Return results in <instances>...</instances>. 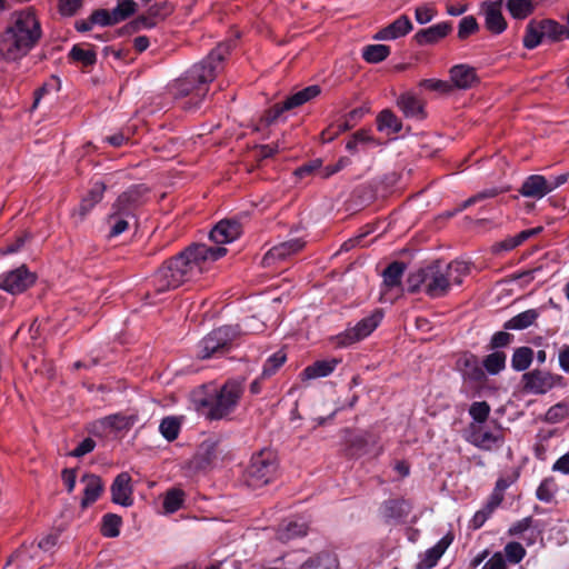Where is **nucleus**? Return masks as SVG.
Masks as SVG:
<instances>
[{"instance_id": "nucleus-1", "label": "nucleus", "mask_w": 569, "mask_h": 569, "mask_svg": "<svg viewBox=\"0 0 569 569\" xmlns=\"http://www.w3.org/2000/svg\"><path fill=\"white\" fill-rule=\"evenodd\" d=\"M227 253L223 247L193 244L160 267L151 279L154 293L180 287L207 270L211 263Z\"/></svg>"}, {"instance_id": "nucleus-2", "label": "nucleus", "mask_w": 569, "mask_h": 569, "mask_svg": "<svg viewBox=\"0 0 569 569\" xmlns=\"http://www.w3.org/2000/svg\"><path fill=\"white\" fill-rule=\"evenodd\" d=\"M229 43H220L200 62L191 66L183 74L169 84L176 99H186L182 107L196 110L209 92V86L222 69V62L230 52Z\"/></svg>"}, {"instance_id": "nucleus-3", "label": "nucleus", "mask_w": 569, "mask_h": 569, "mask_svg": "<svg viewBox=\"0 0 569 569\" xmlns=\"http://www.w3.org/2000/svg\"><path fill=\"white\" fill-rule=\"evenodd\" d=\"M42 34L41 22L34 9L24 8L13 11L1 34V57L11 62L21 60L39 44Z\"/></svg>"}, {"instance_id": "nucleus-4", "label": "nucleus", "mask_w": 569, "mask_h": 569, "mask_svg": "<svg viewBox=\"0 0 569 569\" xmlns=\"http://www.w3.org/2000/svg\"><path fill=\"white\" fill-rule=\"evenodd\" d=\"M468 273L467 262L459 260L447 264L435 262L408 276V291H423L430 298H441L448 295L453 286H460Z\"/></svg>"}, {"instance_id": "nucleus-5", "label": "nucleus", "mask_w": 569, "mask_h": 569, "mask_svg": "<svg viewBox=\"0 0 569 569\" xmlns=\"http://www.w3.org/2000/svg\"><path fill=\"white\" fill-rule=\"evenodd\" d=\"M243 393V385L239 380H228L219 390L201 400L206 416L210 420L227 418L237 408Z\"/></svg>"}, {"instance_id": "nucleus-6", "label": "nucleus", "mask_w": 569, "mask_h": 569, "mask_svg": "<svg viewBox=\"0 0 569 569\" xmlns=\"http://www.w3.org/2000/svg\"><path fill=\"white\" fill-rule=\"evenodd\" d=\"M278 471V461L271 450H261L253 455L244 473V481L252 489L261 488L271 482Z\"/></svg>"}, {"instance_id": "nucleus-7", "label": "nucleus", "mask_w": 569, "mask_h": 569, "mask_svg": "<svg viewBox=\"0 0 569 569\" xmlns=\"http://www.w3.org/2000/svg\"><path fill=\"white\" fill-rule=\"evenodd\" d=\"M567 28L555 20L530 21L523 37V46L531 50L537 48L545 39L559 41L563 38L567 39Z\"/></svg>"}, {"instance_id": "nucleus-8", "label": "nucleus", "mask_w": 569, "mask_h": 569, "mask_svg": "<svg viewBox=\"0 0 569 569\" xmlns=\"http://www.w3.org/2000/svg\"><path fill=\"white\" fill-rule=\"evenodd\" d=\"M236 335V329L230 326H223L212 330L199 342L198 357L200 359H208L224 353L229 349Z\"/></svg>"}, {"instance_id": "nucleus-9", "label": "nucleus", "mask_w": 569, "mask_h": 569, "mask_svg": "<svg viewBox=\"0 0 569 569\" xmlns=\"http://www.w3.org/2000/svg\"><path fill=\"white\" fill-rule=\"evenodd\" d=\"M383 312L380 309L373 310L369 316L362 318L353 327L347 328L335 337L338 347H348L370 336L380 325Z\"/></svg>"}, {"instance_id": "nucleus-10", "label": "nucleus", "mask_w": 569, "mask_h": 569, "mask_svg": "<svg viewBox=\"0 0 569 569\" xmlns=\"http://www.w3.org/2000/svg\"><path fill=\"white\" fill-rule=\"evenodd\" d=\"M523 390L531 395H545L556 387H563L562 376L550 371L535 369L522 375Z\"/></svg>"}, {"instance_id": "nucleus-11", "label": "nucleus", "mask_w": 569, "mask_h": 569, "mask_svg": "<svg viewBox=\"0 0 569 569\" xmlns=\"http://www.w3.org/2000/svg\"><path fill=\"white\" fill-rule=\"evenodd\" d=\"M320 92V87L317 84L309 86L302 90L295 92L293 94L289 96L282 103L274 104L266 112V122L270 124L277 121L284 111H289L291 109L298 108L307 103L308 101L318 97Z\"/></svg>"}, {"instance_id": "nucleus-12", "label": "nucleus", "mask_w": 569, "mask_h": 569, "mask_svg": "<svg viewBox=\"0 0 569 569\" xmlns=\"http://www.w3.org/2000/svg\"><path fill=\"white\" fill-rule=\"evenodd\" d=\"M149 199V189L144 184H134L122 192L112 206L136 219V211Z\"/></svg>"}, {"instance_id": "nucleus-13", "label": "nucleus", "mask_w": 569, "mask_h": 569, "mask_svg": "<svg viewBox=\"0 0 569 569\" xmlns=\"http://www.w3.org/2000/svg\"><path fill=\"white\" fill-rule=\"evenodd\" d=\"M468 441L481 450L493 451L503 445L505 438L502 432L499 430L491 431L479 425H472Z\"/></svg>"}, {"instance_id": "nucleus-14", "label": "nucleus", "mask_w": 569, "mask_h": 569, "mask_svg": "<svg viewBox=\"0 0 569 569\" xmlns=\"http://www.w3.org/2000/svg\"><path fill=\"white\" fill-rule=\"evenodd\" d=\"M34 282V276L27 268L20 267L6 273L0 281V288L11 295L23 292Z\"/></svg>"}, {"instance_id": "nucleus-15", "label": "nucleus", "mask_w": 569, "mask_h": 569, "mask_svg": "<svg viewBox=\"0 0 569 569\" xmlns=\"http://www.w3.org/2000/svg\"><path fill=\"white\" fill-rule=\"evenodd\" d=\"M502 0L487 1L482 3L486 28L496 34L503 32L507 28V22L502 14Z\"/></svg>"}, {"instance_id": "nucleus-16", "label": "nucleus", "mask_w": 569, "mask_h": 569, "mask_svg": "<svg viewBox=\"0 0 569 569\" xmlns=\"http://www.w3.org/2000/svg\"><path fill=\"white\" fill-rule=\"evenodd\" d=\"M305 247L301 239H291L272 247L263 257L262 264L271 267L277 261H282L299 252Z\"/></svg>"}, {"instance_id": "nucleus-17", "label": "nucleus", "mask_w": 569, "mask_h": 569, "mask_svg": "<svg viewBox=\"0 0 569 569\" xmlns=\"http://www.w3.org/2000/svg\"><path fill=\"white\" fill-rule=\"evenodd\" d=\"M241 224L236 220H221L210 232V239L217 244H227L240 237Z\"/></svg>"}, {"instance_id": "nucleus-18", "label": "nucleus", "mask_w": 569, "mask_h": 569, "mask_svg": "<svg viewBox=\"0 0 569 569\" xmlns=\"http://www.w3.org/2000/svg\"><path fill=\"white\" fill-rule=\"evenodd\" d=\"M453 541V536L451 532L445 535L433 547L427 549L425 553L420 556V559L417 563V569H431L433 568L449 546Z\"/></svg>"}, {"instance_id": "nucleus-19", "label": "nucleus", "mask_w": 569, "mask_h": 569, "mask_svg": "<svg viewBox=\"0 0 569 569\" xmlns=\"http://www.w3.org/2000/svg\"><path fill=\"white\" fill-rule=\"evenodd\" d=\"M112 501L117 505L129 507L133 503L131 477L128 472H121L111 485Z\"/></svg>"}, {"instance_id": "nucleus-20", "label": "nucleus", "mask_w": 569, "mask_h": 569, "mask_svg": "<svg viewBox=\"0 0 569 569\" xmlns=\"http://www.w3.org/2000/svg\"><path fill=\"white\" fill-rule=\"evenodd\" d=\"M519 193L525 198L542 199L550 193L547 178L542 174H531L527 177L519 189Z\"/></svg>"}, {"instance_id": "nucleus-21", "label": "nucleus", "mask_w": 569, "mask_h": 569, "mask_svg": "<svg viewBox=\"0 0 569 569\" xmlns=\"http://www.w3.org/2000/svg\"><path fill=\"white\" fill-rule=\"evenodd\" d=\"M450 80L452 84V90H468L472 88L478 82V76L476 69L468 64H456L450 71Z\"/></svg>"}, {"instance_id": "nucleus-22", "label": "nucleus", "mask_w": 569, "mask_h": 569, "mask_svg": "<svg viewBox=\"0 0 569 569\" xmlns=\"http://www.w3.org/2000/svg\"><path fill=\"white\" fill-rule=\"evenodd\" d=\"M412 30L410 19L402 14L387 27L380 29L375 36V40L390 41L405 37Z\"/></svg>"}, {"instance_id": "nucleus-23", "label": "nucleus", "mask_w": 569, "mask_h": 569, "mask_svg": "<svg viewBox=\"0 0 569 569\" xmlns=\"http://www.w3.org/2000/svg\"><path fill=\"white\" fill-rule=\"evenodd\" d=\"M340 361L341 360L337 358L317 360L301 371L300 379L308 381L328 377L336 370Z\"/></svg>"}, {"instance_id": "nucleus-24", "label": "nucleus", "mask_w": 569, "mask_h": 569, "mask_svg": "<svg viewBox=\"0 0 569 569\" xmlns=\"http://www.w3.org/2000/svg\"><path fill=\"white\" fill-rule=\"evenodd\" d=\"M81 482L84 485V488L80 506L82 509H86L99 499L103 490V485L100 477L93 473L83 475Z\"/></svg>"}, {"instance_id": "nucleus-25", "label": "nucleus", "mask_w": 569, "mask_h": 569, "mask_svg": "<svg viewBox=\"0 0 569 569\" xmlns=\"http://www.w3.org/2000/svg\"><path fill=\"white\" fill-rule=\"evenodd\" d=\"M457 367L466 380L478 382L485 378L479 359L471 353L462 355L457 361Z\"/></svg>"}, {"instance_id": "nucleus-26", "label": "nucleus", "mask_w": 569, "mask_h": 569, "mask_svg": "<svg viewBox=\"0 0 569 569\" xmlns=\"http://www.w3.org/2000/svg\"><path fill=\"white\" fill-rule=\"evenodd\" d=\"M134 220L133 217L127 216L123 211L116 210V207H111V212L107 217L106 224L108 227L107 237L109 239L116 238L128 230L130 222Z\"/></svg>"}, {"instance_id": "nucleus-27", "label": "nucleus", "mask_w": 569, "mask_h": 569, "mask_svg": "<svg viewBox=\"0 0 569 569\" xmlns=\"http://www.w3.org/2000/svg\"><path fill=\"white\" fill-rule=\"evenodd\" d=\"M134 418L122 413H114L107 416L94 422V430L101 429L102 431H121L129 429L133 426Z\"/></svg>"}, {"instance_id": "nucleus-28", "label": "nucleus", "mask_w": 569, "mask_h": 569, "mask_svg": "<svg viewBox=\"0 0 569 569\" xmlns=\"http://www.w3.org/2000/svg\"><path fill=\"white\" fill-rule=\"evenodd\" d=\"M307 531L308 525L306 521L302 519H291L283 521L279 526L277 530V538L282 542H287L293 538L306 536Z\"/></svg>"}, {"instance_id": "nucleus-29", "label": "nucleus", "mask_w": 569, "mask_h": 569, "mask_svg": "<svg viewBox=\"0 0 569 569\" xmlns=\"http://www.w3.org/2000/svg\"><path fill=\"white\" fill-rule=\"evenodd\" d=\"M451 30L447 22L433 24L416 33V39L420 44L433 43L445 38Z\"/></svg>"}, {"instance_id": "nucleus-30", "label": "nucleus", "mask_w": 569, "mask_h": 569, "mask_svg": "<svg viewBox=\"0 0 569 569\" xmlns=\"http://www.w3.org/2000/svg\"><path fill=\"white\" fill-rule=\"evenodd\" d=\"M106 191V184L103 182H94L89 190V192L82 198L79 206V214L81 218H84L87 213H89L92 208L99 203L103 197Z\"/></svg>"}, {"instance_id": "nucleus-31", "label": "nucleus", "mask_w": 569, "mask_h": 569, "mask_svg": "<svg viewBox=\"0 0 569 569\" xmlns=\"http://www.w3.org/2000/svg\"><path fill=\"white\" fill-rule=\"evenodd\" d=\"M398 106L407 118L422 119L425 117L421 101L412 93H405L399 97Z\"/></svg>"}, {"instance_id": "nucleus-32", "label": "nucleus", "mask_w": 569, "mask_h": 569, "mask_svg": "<svg viewBox=\"0 0 569 569\" xmlns=\"http://www.w3.org/2000/svg\"><path fill=\"white\" fill-rule=\"evenodd\" d=\"M406 266L402 262L395 261L390 263L383 271V295L387 290L398 289L405 273Z\"/></svg>"}, {"instance_id": "nucleus-33", "label": "nucleus", "mask_w": 569, "mask_h": 569, "mask_svg": "<svg viewBox=\"0 0 569 569\" xmlns=\"http://www.w3.org/2000/svg\"><path fill=\"white\" fill-rule=\"evenodd\" d=\"M410 511V505L406 500L391 499L381 506V513L387 520H400Z\"/></svg>"}, {"instance_id": "nucleus-34", "label": "nucleus", "mask_w": 569, "mask_h": 569, "mask_svg": "<svg viewBox=\"0 0 569 569\" xmlns=\"http://www.w3.org/2000/svg\"><path fill=\"white\" fill-rule=\"evenodd\" d=\"M506 8L515 19H526L536 8L533 0H507Z\"/></svg>"}, {"instance_id": "nucleus-35", "label": "nucleus", "mask_w": 569, "mask_h": 569, "mask_svg": "<svg viewBox=\"0 0 569 569\" xmlns=\"http://www.w3.org/2000/svg\"><path fill=\"white\" fill-rule=\"evenodd\" d=\"M538 313L533 309L526 310L512 317L505 323V329L522 330L531 326L537 319Z\"/></svg>"}, {"instance_id": "nucleus-36", "label": "nucleus", "mask_w": 569, "mask_h": 569, "mask_svg": "<svg viewBox=\"0 0 569 569\" xmlns=\"http://www.w3.org/2000/svg\"><path fill=\"white\" fill-rule=\"evenodd\" d=\"M390 48L386 44H369L362 49V58L368 63H379L388 58Z\"/></svg>"}, {"instance_id": "nucleus-37", "label": "nucleus", "mask_w": 569, "mask_h": 569, "mask_svg": "<svg viewBox=\"0 0 569 569\" xmlns=\"http://www.w3.org/2000/svg\"><path fill=\"white\" fill-rule=\"evenodd\" d=\"M558 491V485L553 477L545 478L536 490V497L538 500L545 503H549L553 500Z\"/></svg>"}, {"instance_id": "nucleus-38", "label": "nucleus", "mask_w": 569, "mask_h": 569, "mask_svg": "<svg viewBox=\"0 0 569 569\" xmlns=\"http://www.w3.org/2000/svg\"><path fill=\"white\" fill-rule=\"evenodd\" d=\"M533 351L528 347H520L515 350L511 366L516 371H525L532 362Z\"/></svg>"}, {"instance_id": "nucleus-39", "label": "nucleus", "mask_w": 569, "mask_h": 569, "mask_svg": "<svg viewBox=\"0 0 569 569\" xmlns=\"http://www.w3.org/2000/svg\"><path fill=\"white\" fill-rule=\"evenodd\" d=\"M122 519L114 513H107L102 518L101 533L103 537L116 538L120 535Z\"/></svg>"}, {"instance_id": "nucleus-40", "label": "nucleus", "mask_w": 569, "mask_h": 569, "mask_svg": "<svg viewBox=\"0 0 569 569\" xmlns=\"http://www.w3.org/2000/svg\"><path fill=\"white\" fill-rule=\"evenodd\" d=\"M378 130L397 133L401 130V123L398 118L390 111L383 110L377 118Z\"/></svg>"}, {"instance_id": "nucleus-41", "label": "nucleus", "mask_w": 569, "mask_h": 569, "mask_svg": "<svg viewBox=\"0 0 569 569\" xmlns=\"http://www.w3.org/2000/svg\"><path fill=\"white\" fill-rule=\"evenodd\" d=\"M286 360V352L283 350H278L277 352L268 357V359L266 360L261 376L263 378H269L273 376L280 369V367H282Z\"/></svg>"}, {"instance_id": "nucleus-42", "label": "nucleus", "mask_w": 569, "mask_h": 569, "mask_svg": "<svg viewBox=\"0 0 569 569\" xmlns=\"http://www.w3.org/2000/svg\"><path fill=\"white\" fill-rule=\"evenodd\" d=\"M136 10L137 3L133 0H118L117 6L111 10L113 21L119 23L132 16Z\"/></svg>"}, {"instance_id": "nucleus-43", "label": "nucleus", "mask_w": 569, "mask_h": 569, "mask_svg": "<svg viewBox=\"0 0 569 569\" xmlns=\"http://www.w3.org/2000/svg\"><path fill=\"white\" fill-rule=\"evenodd\" d=\"M482 365L490 375H497L506 367V355L501 351L492 352L485 358Z\"/></svg>"}, {"instance_id": "nucleus-44", "label": "nucleus", "mask_w": 569, "mask_h": 569, "mask_svg": "<svg viewBox=\"0 0 569 569\" xmlns=\"http://www.w3.org/2000/svg\"><path fill=\"white\" fill-rule=\"evenodd\" d=\"M184 493L180 489L169 490L163 499V509L166 513H173L179 510L183 503Z\"/></svg>"}, {"instance_id": "nucleus-45", "label": "nucleus", "mask_w": 569, "mask_h": 569, "mask_svg": "<svg viewBox=\"0 0 569 569\" xmlns=\"http://www.w3.org/2000/svg\"><path fill=\"white\" fill-rule=\"evenodd\" d=\"M526 549L521 543L511 541L503 548V556L507 562L511 565L519 563L526 557Z\"/></svg>"}, {"instance_id": "nucleus-46", "label": "nucleus", "mask_w": 569, "mask_h": 569, "mask_svg": "<svg viewBox=\"0 0 569 569\" xmlns=\"http://www.w3.org/2000/svg\"><path fill=\"white\" fill-rule=\"evenodd\" d=\"M159 431L168 441H172L179 435L180 422L174 417H167L160 422Z\"/></svg>"}, {"instance_id": "nucleus-47", "label": "nucleus", "mask_w": 569, "mask_h": 569, "mask_svg": "<svg viewBox=\"0 0 569 569\" xmlns=\"http://www.w3.org/2000/svg\"><path fill=\"white\" fill-rule=\"evenodd\" d=\"M70 57L83 66H92L97 61V54L91 49H83L80 46H73L70 50Z\"/></svg>"}, {"instance_id": "nucleus-48", "label": "nucleus", "mask_w": 569, "mask_h": 569, "mask_svg": "<svg viewBox=\"0 0 569 569\" xmlns=\"http://www.w3.org/2000/svg\"><path fill=\"white\" fill-rule=\"evenodd\" d=\"M569 416V406L563 402H559L550 407L546 412V421L550 423H557L562 421Z\"/></svg>"}, {"instance_id": "nucleus-49", "label": "nucleus", "mask_w": 569, "mask_h": 569, "mask_svg": "<svg viewBox=\"0 0 569 569\" xmlns=\"http://www.w3.org/2000/svg\"><path fill=\"white\" fill-rule=\"evenodd\" d=\"M490 413V406L486 401H476L469 408V415L478 422H485Z\"/></svg>"}, {"instance_id": "nucleus-50", "label": "nucleus", "mask_w": 569, "mask_h": 569, "mask_svg": "<svg viewBox=\"0 0 569 569\" xmlns=\"http://www.w3.org/2000/svg\"><path fill=\"white\" fill-rule=\"evenodd\" d=\"M419 86L440 93H449L452 91V84L450 82L438 79H425L419 83Z\"/></svg>"}, {"instance_id": "nucleus-51", "label": "nucleus", "mask_w": 569, "mask_h": 569, "mask_svg": "<svg viewBox=\"0 0 569 569\" xmlns=\"http://www.w3.org/2000/svg\"><path fill=\"white\" fill-rule=\"evenodd\" d=\"M478 29V23L475 17L467 16L460 20L458 37L460 39H466L471 33L476 32Z\"/></svg>"}, {"instance_id": "nucleus-52", "label": "nucleus", "mask_w": 569, "mask_h": 569, "mask_svg": "<svg viewBox=\"0 0 569 569\" xmlns=\"http://www.w3.org/2000/svg\"><path fill=\"white\" fill-rule=\"evenodd\" d=\"M436 16V9L431 4H422L416 8L415 17L418 23L426 24Z\"/></svg>"}, {"instance_id": "nucleus-53", "label": "nucleus", "mask_w": 569, "mask_h": 569, "mask_svg": "<svg viewBox=\"0 0 569 569\" xmlns=\"http://www.w3.org/2000/svg\"><path fill=\"white\" fill-rule=\"evenodd\" d=\"M90 18L93 24H99L102 27L117 24L116 21H113L112 12L106 9L93 11Z\"/></svg>"}, {"instance_id": "nucleus-54", "label": "nucleus", "mask_w": 569, "mask_h": 569, "mask_svg": "<svg viewBox=\"0 0 569 569\" xmlns=\"http://www.w3.org/2000/svg\"><path fill=\"white\" fill-rule=\"evenodd\" d=\"M349 163L350 160L347 157H342L335 164H329L322 168L320 176L321 178H329L330 176L339 172L341 169L347 167Z\"/></svg>"}, {"instance_id": "nucleus-55", "label": "nucleus", "mask_w": 569, "mask_h": 569, "mask_svg": "<svg viewBox=\"0 0 569 569\" xmlns=\"http://www.w3.org/2000/svg\"><path fill=\"white\" fill-rule=\"evenodd\" d=\"M493 513L492 510H490L488 507H483L482 509L478 510L471 521H470V526L473 528V529H479L481 528L485 522L490 518V516Z\"/></svg>"}, {"instance_id": "nucleus-56", "label": "nucleus", "mask_w": 569, "mask_h": 569, "mask_svg": "<svg viewBox=\"0 0 569 569\" xmlns=\"http://www.w3.org/2000/svg\"><path fill=\"white\" fill-rule=\"evenodd\" d=\"M96 447V442L91 438L83 439L71 452L72 457H83L84 455L91 452Z\"/></svg>"}, {"instance_id": "nucleus-57", "label": "nucleus", "mask_w": 569, "mask_h": 569, "mask_svg": "<svg viewBox=\"0 0 569 569\" xmlns=\"http://www.w3.org/2000/svg\"><path fill=\"white\" fill-rule=\"evenodd\" d=\"M81 7V0H59V11L62 16H73Z\"/></svg>"}, {"instance_id": "nucleus-58", "label": "nucleus", "mask_w": 569, "mask_h": 569, "mask_svg": "<svg viewBox=\"0 0 569 569\" xmlns=\"http://www.w3.org/2000/svg\"><path fill=\"white\" fill-rule=\"evenodd\" d=\"M499 193V190L497 188L487 189L483 191L478 192L477 194L472 196L468 200H466L462 204V208H468L469 206L481 201L487 198H493Z\"/></svg>"}, {"instance_id": "nucleus-59", "label": "nucleus", "mask_w": 569, "mask_h": 569, "mask_svg": "<svg viewBox=\"0 0 569 569\" xmlns=\"http://www.w3.org/2000/svg\"><path fill=\"white\" fill-rule=\"evenodd\" d=\"M506 568H507V561H506L502 552H495L482 567V569H506Z\"/></svg>"}, {"instance_id": "nucleus-60", "label": "nucleus", "mask_w": 569, "mask_h": 569, "mask_svg": "<svg viewBox=\"0 0 569 569\" xmlns=\"http://www.w3.org/2000/svg\"><path fill=\"white\" fill-rule=\"evenodd\" d=\"M61 478L67 491L70 493L73 491L77 481V472L76 469H63L61 472Z\"/></svg>"}, {"instance_id": "nucleus-61", "label": "nucleus", "mask_w": 569, "mask_h": 569, "mask_svg": "<svg viewBox=\"0 0 569 569\" xmlns=\"http://www.w3.org/2000/svg\"><path fill=\"white\" fill-rule=\"evenodd\" d=\"M512 336L505 331L496 332L491 338V348H502L511 342Z\"/></svg>"}, {"instance_id": "nucleus-62", "label": "nucleus", "mask_w": 569, "mask_h": 569, "mask_svg": "<svg viewBox=\"0 0 569 569\" xmlns=\"http://www.w3.org/2000/svg\"><path fill=\"white\" fill-rule=\"evenodd\" d=\"M320 164H321V162L319 160H316L308 164H303V166L299 167L298 169H296L295 174L298 178L307 177V176L311 174L316 169H319Z\"/></svg>"}, {"instance_id": "nucleus-63", "label": "nucleus", "mask_w": 569, "mask_h": 569, "mask_svg": "<svg viewBox=\"0 0 569 569\" xmlns=\"http://www.w3.org/2000/svg\"><path fill=\"white\" fill-rule=\"evenodd\" d=\"M553 471L569 475V452L561 456L552 466Z\"/></svg>"}, {"instance_id": "nucleus-64", "label": "nucleus", "mask_w": 569, "mask_h": 569, "mask_svg": "<svg viewBox=\"0 0 569 569\" xmlns=\"http://www.w3.org/2000/svg\"><path fill=\"white\" fill-rule=\"evenodd\" d=\"M559 367L560 369L569 373V346L565 345L559 351Z\"/></svg>"}]
</instances>
